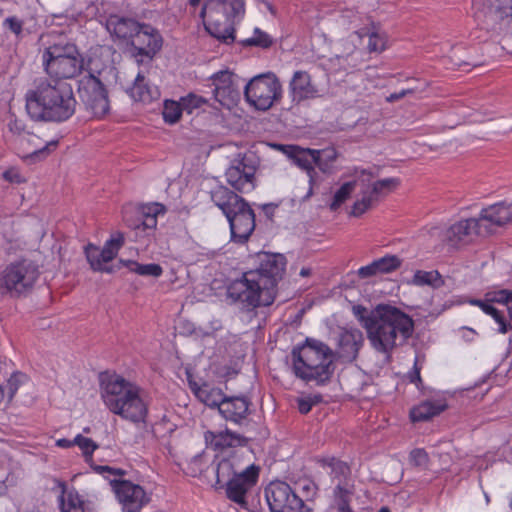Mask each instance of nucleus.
<instances>
[{"label": "nucleus", "mask_w": 512, "mask_h": 512, "mask_svg": "<svg viewBox=\"0 0 512 512\" xmlns=\"http://www.w3.org/2000/svg\"><path fill=\"white\" fill-rule=\"evenodd\" d=\"M42 64L53 80L34 82L25 95L26 111L35 121H66L75 113L76 100L71 86L59 80L80 75L84 58L75 43L61 38L43 50Z\"/></svg>", "instance_id": "obj_1"}, {"label": "nucleus", "mask_w": 512, "mask_h": 512, "mask_svg": "<svg viewBox=\"0 0 512 512\" xmlns=\"http://www.w3.org/2000/svg\"><path fill=\"white\" fill-rule=\"evenodd\" d=\"M353 310L366 329L371 346L387 357L414 332L413 319L397 307L378 305L368 316L363 315L366 309L362 306H355Z\"/></svg>", "instance_id": "obj_2"}, {"label": "nucleus", "mask_w": 512, "mask_h": 512, "mask_svg": "<svg viewBox=\"0 0 512 512\" xmlns=\"http://www.w3.org/2000/svg\"><path fill=\"white\" fill-rule=\"evenodd\" d=\"M290 356L294 375L303 381L324 384L333 375V351L318 339L307 337Z\"/></svg>", "instance_id": "obj_3"}, {"label": "nucleus", "mask_w": 512, "mask_h": 512, "mask_svg": "<svg viewBox=\"0 0 512 512\" xmlns=\"http://www.w3.org/2000/svg\"><path fill=\"white\" fill-rule=\"evenodd\" d=\"M212 202L222 211L229 222L231 241L244 244L255 230V213L250 204L224 185L210 191Z\"/></svg>", "instance_id": "obj_4"}, {"label": "nucleus", "mask_w": 512, "mask_h": 512, "mask_svg": "<svg viewBox=\"0 0 512 512\" xmlns=\"http://www.w3.org/2000/svg\"><path fill=\"white\" fill-rule=\"evenodd\" d=\"M244 14V0H206L200 12L206 31L225 44L235 41L234 26Z\"/></svg>", "instance_id": "obj_5"}, {"label": "nucleus", "mask_w": 512, "mask_h": 512, "mask_svg": "<svg viewBox=\"0 0 512 512\" xmlns=\"http://www.w3.org/2000/svg\"><path fill=\"white\" fill-rule=\"evenodd\" d=\"M227 297L233 303H239L243 309L250 311L260 306L271 305L275 297L272 292L259 282L257 273L247 271L242 278L234 280L227 287Z\"/></svg>", "instance_id": "obj_6"}, {"label": "nucleus", "mask_w": 512, "mask_h": 512, "mask_svg": "<svg viewBox=\"0 0 512 512\" xmlns=\"http://www.w3.org/2000/svg\"><path fill=\"white\" fill-rule=\"evenodd\" d=\"M40 275L39 266L30 259H20L7 265L0 275V292L20 297L33 289Z\"/></svg>", "instance_id": "obj_7"}, {"label": "nucleus", "mask_w": 512, "mask_h": 512, "mask_svg": "<svg viewBox=\"0 0 512 512\" xmlns=\"http://www.w3.org/2000/svg\"><path fill=\"white\" fill-rule=\"evenodd\" d=\"M282 92L278 77L268 72L252 78L245 86L244 96L251 106L266 111L282 98Z\"/></svg>", "instance_id": "obj_8"}, {"label": "nucleus", "mask_w": 512, "mask_h": 512, "mask_svg": "<svg viewBox=\"0 0 512 512\" xmlns=\"http://www.w3.org/2000/svg\"><path fill=\"white\" fill-rule=\"evenodd\" d=\"M362 183L370 181L372 174L366 170H361L358 176ZM400 185L399 178H385L375 181L371 184H363L361 189V198L356 200L352 206L351 215L359 217L366 211L377 205L381 198L392 193Z\"/></svg>", "instance_id": "obj_9"}, {"label": "nucleus", "mask_w": 512, "mask_h": 512, "mask_svg": "<svg viewBox=\"0 0 512 512\" xmlns=\"http://www.w3.org/2000/svg\"><path fill=\"white\" fill-rule=\"evenodd\" d=\"M474 18L486 31L500 32L512 17V0H472Z\"/></svg>", "instance_id": "obj_10"}, {"label": "nucleus", "mask_w": 512, "mask_h": 512, "mask_svg": "<svg viewBox=\"0 0 512 512\" xmlns=\"http://www.w3.org/2000/svg\"><path fill=\"white\" fill-rule=\"evenodd\" d=\"M264 492L270 512H312L305 500L286 482H270Z\"/></svg>", "instance_id": "obj_11"}, {"label": "nucleus", "mask_w": 512, "mask_h": 512, "mask_svg": "<svg viewBox=\"0 0 512 512\" xmlns=\"http://www.w3.org/2000/svg\"><path fill=\"white\" fill-rule=\"evenodd\" d=\"M78 94L95 117L102 118L109 112L108 92L95 75L89 73L79 80Z\"/></svg>", "instance_id": "obj_12"}, {"label": "nucleus", "mask_w": 512, "mask_h": 512, "mask_svg": "<svg viewBox=\"0 0 512 512\" xmlns=\"http://www.w3.org/2000/svg\"><path fill=\"white\" fill-rule=\"evenodd\" d=\"M256 161L247 154H238L225 171L227 183L239 193H249L256 187Z\"/></svg>", "instance_id": "obj_13"}, {"label": "nucleus", "mask_w": 512, "mask_h": 512, "mask_svg": "<svg viewBox=\"0 0 512 512\" xmlns=\"http://www.w3.org/2000/svg\"><path fill=\"white\" fill-rule=\"evenodd\" d=\"M109 411L134 424L146 423L149 404L143 389L135 384Z\"/></svg>", "instance_id": "obj_14"}, {"label": "nucleus", "mask_w": 512, "mask_h": 512, "mask_svg": "<svg viewBox=\"0 0 512 512\" xmlns=\"http://www.w3.org/2000/svg\"><path fill=\"white\" fill-rule=\"evenodd\" d=\"M130 44L132 57L138 64H143L153 60L162 47L163 39L151 25L140 24Z\"/></svg>", "instance_id": "obj_15"}, {"label": "nucleus", "mask_w": 512, "mask_h": 512, "mask_svg": "<svg viewBox=\"0 0 512 512\" xmlns=\"http://www.w3.org/2000/svg\"><path fill=\"white\" fill-rule=\"evenodd\" d=\"M286 270V258L282 254L262 253L259 255V266L252 273H257L259 282L266 287L267 291L272 292L276 297V288L279 281L283 278Z\"/></svg>", "instance_id": "obj_16"}, {"label": "nucleus", "mask_w": 512, "mask_h": 512, "mask_svg": "<svg viewBox=\"0 0 512 512\" xmlns=\"http://www.w3.org/2000/svg\"><path fill=\"white\" fill-rule=\"evenodd\" d=\"M110 484L124 512H140L150 502L145 489L130 480H111Z\"/></svg>", "instance_id": "obj_17"}, {"label": "nucleus", "mask_w": 512, "mask_h": 512, "mask_svg": "<svg viewBox=\"0 0 512 512\" xmlns=\"http://www.w3.org/2000/svg\"><path fill=\"white\" fill-rule=\"evenodd\" d=\"M258 478L259 467L253 463L247 464L239 475L225 484L227 498L240 507L247 508V493L256 485Z\"/></svg>", "instance_id": "obj_18"}, {"label": "nucleus", "mask_w": 512, "mask_h": 512, "mask_svg": "<svg viewBox=\"0 0 512 512\" xmlns=\"http://www.w3.org/2000/svg\"><path fill=\"white\" fill-rule=\"evenodd\" d=\"M100 397L108 410L135 385L115 372H101L98 376Z\"/></svg>", "instance_id": "obj_19"}, {"label": "nucleus", "mask_w": 512, "mask_h": 512, "mask_svg": "<svg viewBox=\"0 0 512 512\" xmlns=\"http://www.w3.org/2000/svg\"><path fill=\"white\" fill-rule=\"evenodd\" d=\"M491 233V229L485 227L482 229L480 220L477 218H468L452 224L446 229L444 239L452 246L468 243L473 235L484 236Z\"/></svg>", "instance_id": "obj_20"}, {"label": "nucleus", "mask_w": 512, "mask_h": 512, "mask_svg": "<svg viewBox=\"0 0 512 512\" xmlns=\"http://www.w3.org/2000/svg\"><path fill=\"white\" fill-rule=\"evenodd\" d=\"M215 99L223 106H230L239 98V91L234 82V74L229 71H219L212 77Z\"/></svg>", "instance_id": "obj_21"}, {"label": "nucleus", "mask_w": 512, "mask_h": 512, "mask_svg": "<svg viewBox=\"0 0 512 512\" xmlns=\"http://www.w3.org/2000/svg\"><path fill=\"white\" fill-rule=\"evenodd\" d=\"M284 151L298 167L306 171L310 184V189L307 196H310L312 194L313 186L320 182L318 174L314 168V149H304L299 146L290 145L285 146Z\"/></svg>", "instance_id": "obj_22"}, {"label": "nucleus", "mask_w": 512, "mask_h": 512, "mask_svg": "<svg viewBox=\"0 0 512 512\" xmlns=\"http://www.w3.org/2000/svg\"><path fill=\"white\" fill-rule=\"evenodd\" d=\"M288 88L292 101L297 104L319 96V90L313 84L311 75L304 70L293 73Z\"/></svg>", "instance_id": "obj_23"}, {"label": "nucleus", "mask_w": 512, "mask_h": 512, "mask_svg": "<svg viewBox=\"0 0 512 512\" xmlns=\"http://www.w3.org/2000/svg\"><path fill=\"white\" fill-rule=\"evenodd\" d=\"M165 213L166 207L163 204L151 203L135 211V220L130 219L126 214L124 221L128 227L135 230H153L157 226L158 215H164Z\"/></svg>", "instance_id": "obj_24"}, {"label": "nucleus", "mask_w": 512, "mask_h": 512, "mask_svg": "<svg viewBox=\"0 0 512 512\" xmlns=\"http://www.w3.org/2000/svg\"><path fill=\"white\" fill-rule=\"evenodd\" d=\"M477 219L480 220L483 230L487 227L484 225L485 222L495 227H504L512 223V201H500L482 208ZM488 228L490 229L489 226Z\"/></svg>", "instance_id": "obj_25"}, {"label": "nucleus", "mask_w": 512, "mask_h": 512, "mask_svg": "<svg viewBox=\"0 0 512 512\" xmlns=\"http://www.w3.org/2000/svg\"><path fill=\"white\" fill-rule=\"evenodd\" d=\"M204 440L207 446L215 451L227 448H243L249 443V439L247 437L229 429L220 432L206 431L204 433Z\"/></svg>", "instance_id": "obj_26"}, {"label": "nucleus", "mask_w": 512, "mask_h": 512, "mask_svg": "<svg viewBox=\"0 0 512 512\" xmlns=\"http://www.w3.org/2000/svg\"><path fill=\"white\" fill-rule=\"evenodd\" d=\"M251 402L243 396H225L219 413L226 420L235 424H241L249 415Z\"/></svg>", "instance_id": "obj_27"}, {"label": "nucleus", "mask_w": 512, "mask_h": 512, "mask_svg": "<svg viewBox=\"0 0 512 512\" xmlns=\"http://www.w3.org/2000/svg\"><path fill=\"white\" fill-rule=\"evenodd\" d=\"M363 343V335L358 329L343 330L339 333L336 354L344 361L356 359Z\"/></svg>", "instance_id": "obj_28"}, {"label": "nucleus", "mask_w": 512, "mask_h": 512, "mask_svg": "<svg viewBox=\"0 0 512 512\" xmlns=\"http://www.w3.org/2000/svg\"><path fill=\"white\" fill-rule=\"evenodd\" d=\"M247 464L244 463L243 455H239L238 451H234L228 457L222 458L216 467L217 484L225 485L230 479L239 475Z\"/></svg>", "instance_id": "obj_29"}, {"label": "nucleus", "mask_w": 512, "mask_h": 512, "mask_svg": "<svg viewBox=\"0 0 512 512\" xmlns=\"http://www.w3.org/2000/svg\"><path fill=\"white\" fill-rule=\"evenodd\" d=\"M141 23L128 17L119 15H110L106 20V28L111 33L121 40H132L134 33L139 29Z\"/></svg>", "instance_id": "obj_30"}, {"label": "nucleus", "mask_w": 512, "mask_h": 512, "mask_svg": "<svg viewBox=\"0 0 512 512\" xmlns=\"http://www.w3.org/2000/svg\"><path fill=\"white\" fill-rule=\"evenodd\" d=\"M57 487L60 489L58 503L60 512H86L85 502L75 488H68L62 480L55 479Z\"/></svg>", "instance_id": "obj_31"}, {"label": "nucleus", "mask_w": 512, "mask_h": 512, "mask_svg": "<svg viewBox=\"0 0 512 512\" xmlns=\"http://www.w3.org/2000/svg\"><path fill=\"white\" fill-rule=\"evenodd\" d=\"M448 405L444 398L425 400L410 410L412 422L430 420L447 409Z\"/></svg>", "instance_id": "obj_32"}, {"label": "nucleus", "mask_w": 512, "mask_h": 512, "mask_svg": "<svg viewBox=\"0 0 512 512\" xmlns=\"http://www.w3.org/2000/svg\"><path fill=\"white\" fill-rule=\"evenodd\" d=\"M127 92L134 101L143 103H151L160 97L159 90L156 87L150 86L141 72H138L133 85Z\"/></svg>", "instance_id": "obj_33"}, {"label": "nucleus", "mask_w": 512, "mask_h": 512, "mask_svg": "<svg viewBox=\"0 0 512 512\" xmlns=\"http://www.w3.org/2000/svg\"><path fill=\"white\" fill-rule=\"evenodd\" d=\"M27 143L30 146V151H27L26 157L29 158H45L58 146V140H51L40 146V138L32 133H27L26 136L19 142L20 146Z\"/></svg>", "instance_id": "obj_34"}, {"label": "nucleus", "mask_w": 512, "mask_h": 512, "mask_svg": "<svg viewBox=\"0 0 512 512\" xmlns=\"http://www.w3.org/2000/svg\"><path fill=\"white\" fill-rule=\"evenodd\" d=\"M315 166L325 174H332L334 171V163L338 157L337 151L334 148H327L323 150H314Z\"/></svg>", "instance_id": "obj_35"}, {"label": "nucleus", "mask_w": 512, "mask_h": 512, "mask_svg": "<svg viewBox=\"0 0 512 512\" xmlns=\"http://www.w3.org/2000/svg\"><path fill=\"white\" fill-rule=\"evenodd\" d=\"M198 395V400L204 403L206 406L211 408L220 409V405L225 398L224 393L221 389L212 387L207 383H203V389L200 390Z\"/></svg>", "instance_id": "obj_36"}, {"label": "nucleus", "mask_w": 512, "mask_h": 512, "mask_svg": "<svg viewBox=\"0 0 512 512\" xmlns=\"http://www.w3.org/2000/svg\"><path fill=\"white\" fill-rule=\"evenodd\" d=\"M412 283L417 286L428 285L433 288H440L444 285V280L437 270H417L413 275Z\"/></svg>", "instance_id": "obj_37"}, {"label": "nucleus", "mask_w": 512, "mask_h": 512, "mask_svg": "<svg viewBox=\"0 0 512 512\" xmlns=\"http://www.w3.org/2000/svg\"><path fill=\"white\" fill-rule=\"evenodd\" d=\"M120 262L124 266L128 267L130 271L135 272L141 276H152L158 278L163 273L162 267L156 263L140 264L132 260H121Z\"/></svg>", "instance_id": "obj_38"}, {"label": "nucleus", "mask_w": 512, "mask_h": 512, "mask_svg": "<svg viewBox=\"0 0 512 512\" xmlns=\"http://www.w3.org/2000/svg\"><path fill=\"white\" fill-rule=\"evenodd\" d=\"M124 244V236L122 233H117L112 236L109 240H107L102 249H100L99 254L101 256L102 261L109 263L111 262L118 254V251Z\"/></svg>", "instance_id": "obj_39"}, {"label": "nucleus", "mask_w": 512, "mask_h": 512, "mask_svg": "<svg viewBox=\"0 0 512 512\" xmlns=\"http://www.w3.org/2000/svg\"><path fill=\"white\" fill-rule=\"evenodd\" d=\"M292 490L296 491V494L300 495L306 503L314 500L317 495L318 487L312 479L304 477L294 482Z\"/></svg>", "instance_id": "obj_40"}, {"label": "nucleus", "mask_w": 512, "mask_h": 512, "mask_svg": "<svg viewBox=\"0 0 512 512\" xmlns=\"http://www.w3.org/2000/svg\"><path fill=\"white\" fill-rule=\"evenodd\" d=\"M99 254L101 253L100 249L97 246L93 244H88L85 247L86 259L93 271L107 273L113 272V269L111 267L105 266L106 262L102 261L101 256Z\"/></svg>", "instance_id": "obj_41"}, {"label": "nucleus", "mask_w": 512, "mask_h": 512, "mask_svg": "<svg viewBox=\"0 0 512 512\" xmlns=\"http://www.w3.org/2000/svg\"><path fill=\"white\" fill-rule=\"evenodd\" d=\"M274 43L273 38L259 28L254 29L253 36L240 41L243 47H259L262 49L270 48Z\"/></svg>", "instance_id": "obj_42"}, {"label": "nucleus", "mask_w": 512, "mask_h": 512, "mask_svg": "<svg viewBox=\"0 0 512 512\" xmlns=\"http://www.w3.org/2000/svg\"><path fill=\"white\" fill-rule=\"evenodd\" d=\"M470 303L479 306L486 314L492 316L493 319L499 324L498 331L500 333L504 334L508 331V326L504 315L499 310H497L491 303H489V301L473 299L470 301Z\"/></svg>", "instance_id": "obj_43"}, {"label": "nucleus", "mask_w": 512, "mask_h": 512, "mask_svg": "<svg viewBox=\"0 0 512 512\" xmlns=\"http://www.w3.org/2000/svg\"><path fill=\"white\" fill-rule=\"evenodd\" d=\"M356 180L345 182L335 192L333 200L329 205L331 211H337L352 195L356 187Z\"/></svg>", "instance_id": "obj_44"}, {"label": "nucleus", "mask_w": 512, "mask_h": 512, "mask_svg": "<svg viewBox=\"0 0 512 512\" xmlns=\"http://www.w3.org/2000/svg\"><path fill=\"white\" fill-rule=\"evenodd\" d=\"M183 108L180 102L174 100H165L163 105L162 116L167 124L177 123L182 116Z\"/></svg>", "instance_id": "obj_45"}, {"label": "nucleus", "mask_w": 512, "mask_h": 512, "mask_svg": "<svg viewBox=\"0 0 512 512\" xmlns=\"http://www.w3.org/2000/svg\"><path fill=\"white\" fill-rule=\"evenodd\" d=\"M27 380V375L22 372H15L9 377L5 388H3L8 402L12 401L19 387L26 383Z\"/></svg>", "instance_id": "obj_46"}, {"label": "nucleus", "mask_w": 512, "mask_h": 512, "mask_svg": "<svg viewBox=\"0 0 512 512\" xmlns=\"http://www.w3.org/2000/svg\"><path fill=\"white\" fill-rule=\"evenodd\" d=\"M375 262L380 274L391 273L400 268L402 264V260L396 255H386L376 259Z\"/></svg>", "instance_id": "obj_47"}, {"label": "nucleus", "mask_w": 512, "mask_h": 512, "mask_svg": "<svg viewBox=\"0 0 512 512\" xmlns=\"http://www.w3.org/2000/svg\"><path fill=\"white\" fill-rule=\"evenodd\" d=\"M323 396L319 393L308 394L297 399L298 410L301 414H308L312 407L321 403Z\"/></svg>", "instance_id": "obj_48"}, {"label": "nucleus", "mask_w": 512, "mask_h": 512, "mask_svg": "<svg viewBox=\"0 0 512 512\" xmlns=\"http://www.w3.org/2000/svg\"><path fill=\"white\" fill-rule=\"evenodd\" d=\"M74 444L82 450L85 457H91L93 452L98 448V445L91 438L84 437L80 434L74 438Z\"/></svg>", "instance_id": "obj_49"}, {"label": "nucleus", "mask_w": 512, "mask_h": 512, "mask_svg": "<svg viewBox=\"0 0 512 512\" xmlns=\"http://www.w3.org/2000/svg\"><path fill=\"white\" fill-rule=\"evenodd\" d=\"M180 103L183 111L185 110L188 113H192L194 109L199 108L205 104L206 100L195 94H189L186 97H182Z\"/></svg>", "instance_id": "obj_50"}, {"label": "nucleus", "mask_w": 512, "mask_h": 512, "mask_svg": "<svg viewBox=\"0 0 512 512\" xmlns=\"http://www.w3.org/2000/svg\"><path fill=\"white\" fill-rule=\"evenodd\" d=\"M386 47V37L384 34L372 32L369 35L368 49L370 52H382Z\"/></svg>", "instance_id": "obj_51"}, {"label": "nucleus", "mask_w": 512, "mask_h": 512, "mask_svg": "<svg viewBox=\"0 0 512 512\" xmlns=\"http://www.w3.org/2000/svg\"><path fill=\"white\" fill-rule=\"evenodd\" d=\"M9 131L15 134L18 138L19 142L26 136L28 132L25 131V124L22 120L15 118H11L8 123Z\"/></svg>", "instance_id": "obj_52"}, {"label": "nucleus", "mask_w": 512, "mask_h": 512, "mask_svg": "<svg viewBox=\"0 0 512 512\" xmlns=\"http://www.w3.org/2000/svg\"><path fill=\"white\" fill-rule=\"evenodd\" d=\"M410 461L415 466H424L428 462V454L424 449H414L410 452Z\"/></svg>", "instance_id": "obj_53"}, {"label": "nucleus", "mask_w": 512, "mask_h": 512, "mask_svg": "<svg viewBox=\"0 0 512 512\" xmlns=\"http://www.w3.org/2000/svg\"><path fill=\"white\" fill-rule=\"evenodd\" d=\"M3 26L18 36L22 32L23 22L17 17L11 16L4 20Z\"/></svg>", "instance_id": "obj_54"}, {"label": "nucleus", "mask_w": 512, "mask_h": 512, "mask_svg": "<svg viewBox=\"0 0 512 512\" xmlns=\"http://www.w3.org/2000/svg\"><path fill=\"white\" fill-rule=\"evenodd\" d=\"M3 178L10 182L15 184H20L25 182V178L20 173V171L17 168H9L3 173Z\"/></svg>", "instance_id": "obj_55"}, {"label": "nucleus", "mask_w": 512, "mask_h": 512, "mask_svg": "<svg viewBox=\"0 0 512 512\" xmlns=\"http://www.w3.org/2000/svg\"><path fill=\"white\" fill-rule=\"evenodd\" d=\"M377 274H380V271L377 268L375 260L372 263L359 268L358 270V276L360 278H369Z\"/></svg>", "instance_id": "obj_56"}, {"label": "nucleus", "mask_w": 512, "mask_h": 512, "mask_svg": "<svg viewBox=\"0 0 512 512\" xmlns=\"http://www.w3.org/2000/svg\"><path fill=\"white\" fill-rule=\"evenodd\" d=\"M509 294V289L494 291L489 293L491 296L490 301L509 305Z\"/></svg>", "instance_id": "obj_57"}, {"label": "nucleus", "mask_w": 512, "mask_h": 512, "mask_svg": "<svg viewBox=\"0 0 512 512\" xmlns=\"http://www.w3.org/2000/svg\"><path fill=\"white\" fill-rule=\"evenodd\" d=\"M336 502L341 500H350V492L341 485H337L334 489Z\"/></svg>", "instance_id": "obj_58"}, {"label": "nucleus", "mask_w": 512, "mask_h": 512, "mask_svg": "<svg viewBox=\"0 0 512 512\" xmlns=\"http://www.w3.org/2000/svg\"><path fill=\"white\" fill-rule=\"evenodd\" d=\"M414 92L413 89H403L398 93H392L387 97L388 102H395L402 98H404L408 94H412Z\"/></svg>", "instance_id": "obj_59"}, {"label": "nucleus", "mask_w": 512, "mask_h": 512, "mask_svg": "<svg viewBox=\"0 0 512 512\" xmlns=\"http://www.w3.org/2000/svg\"><path fill=\"white\" fill-rule=\"evenodd\" d=\"M329 465L332 467L333 470H339L342 474L349 470L348 466L345 463L336 459H332Z\"/></svg>", "instance_id": "obj_60"}, {"label": "nucleus", "mask_w": 512, "mask_h": 512, "mask_svg": "<svg viewBox=\"0 0 512 512\" xmlns=\"http://www.w3.org/2000/svg\"><path fill=\"white\" fill-rule=\"evenodd\" d=\"M338 512H353L350 507V500H341L336 502Z\"/></svg>", "instance_id": "obj_61"}, {"label": "nucleus", "mask_w": 512, "mask_h": 512, "mask_svg": "<svg viewBox=\"0 0 512 512\" xmlns=\"http://www.w3.org/2000/svg\"><path fill=\"white\" fill-rule=\"evenodd\" d=\"M97 469L101 472H108L109 474H112V475L122 476L125 474V472L122 469H116V468H112L109 466H99Z\"/></svg>", "instance_id": "obj_62"}, {"label": "nucleus", "mask_w": 512, "mask_h": 512, "mask_svg": "<svg viewBox=\"0 0 512 512\" xmlns=\"http://www.w3.org/2000/svg\"><path fill=\"white\" fill-rule=\"evenodd\" d=\"M276 208H277V205H276V204H273V203L264 204V205L262 206V209H263V211H264L265 215H266L267 217H269V218H272V217H273V215H274V212H275Z\"/></svg>", "instance_id": "obj_63"}, {"label": "nucleus", "mask_w": 512, "mask_h": 512, "mask_svg": "<svg viewBox=\"0 0 512 512\" xmlns=\"http://www.w3.org/2000/svg\"><path fill=\"white\" fill-rule=\"evenodd\" d=\"M409 377H410V381L413 383L421 382L420 369L417 367L416 364L414 365L413 371L410 372Z\"/></svg>", "instance_id": "obj_64"}]
</instances>
